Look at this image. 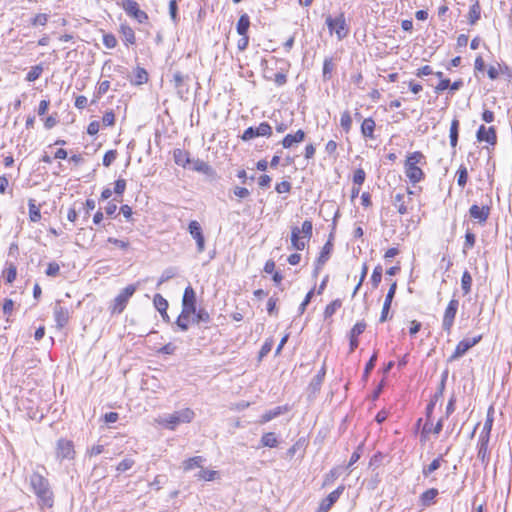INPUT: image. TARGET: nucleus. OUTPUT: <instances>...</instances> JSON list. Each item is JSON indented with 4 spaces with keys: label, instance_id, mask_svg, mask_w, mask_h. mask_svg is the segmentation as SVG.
I'll return each instance as SVG.
<instances>
[{
    "label": "nucleus",
    "instance_id": "32",
    "mask_svg": "<svg viewBox=\"0 0 512 512\" xmlns=\"http://www.w3.org/2000/svg\"><path fill=\"white\" fill-rule=\"evenodd\" d=\"M219 475L218 471L205 469L203 466L199 472L195 474L198 480L213 481Z\"/></svg>",
    "mask_w": 512,
    "mask_h": 512
},
{
    "label": "nucleus",
    "instance_id": "34",
    "mask_svg": "<svg viewBox=\"0 0 512 512\" xmlns=\"http://www.w3.org/2000/svg\"><path fill=\"white\" fill-rule=\"evenodd\" d=\"M458 131H459V121L457 119H453L450 126V145L455 148L458 143Z\"/></svg>",
    "mask_w": 512,
    "mask_h": 512
},
{
    "label": "nucleus",
    "instance_id": "39",
    "mask_svg": "<svg viewBox=\"0 0 512 512\" xmlns=\"http://www.w3.org/2000/svg\"><path fill=\"white\" fill-rule=\"evenodd\" d=\"M153 303L155 308L160 312L161 315H166V310L168 308L167 300L160 294H156L153 299Z\"/></svg>",
    "mask_w": 512,
    "mask_h": 512
},
{
    "label": "nucleus",
    "instance_id": "56",
    "mask_svg": "<svg viewBox=\"0 0 512 512\" xmlns=\"http://www.w3.org/2000/svg\"><path fill=\"white\" fill-rule=\"evenodd\" d=\"M366 329V323L364 321L357 322L350 331V336L358 337Z\"/></svg>",
    "mask_w": 512,
    "mask_h": 512
},
{
    "label": "nucleus",
    "instance_id": "41",
    "mask_svg": "<svg viewBox=\"0 0 512 512\" xmlns=\"http://www.w3.org/2000/svg\"><path fill=\"white\" fill-rule=\"evenodd\" d=\"M457 184L459 187L464 188L468 181V171L464 165H461L457 170Z\"/></svg>",
    "mask_w": 512,
    "mask_h": 512
},
{
    "label": "nucleus",
    "instance_id": "35",
    "mask_svg": "<svg viewBox=\"0 0 512 512\" xmlns=\"http://www.w3.org/2000/svg\"><path fill=\"white\" fill-rule=\"evenodd\" d=\"M148 81V73L142 67H137L135 70V78L131 81L134 85H142Z\"/></svg>",
    "mask_w": 512,
    "mask_h": 512
},
{
    "label": "nucleus",
    "instance_id": "55",
    "mask_svg": "<svg viewBox=\"0 0 512 512\" xmlns=\"http://www.w3.org/2000/svg\"><path fill=\"white\" fill-rule=\"evenodd\" d=\"M82 209L84 210V219H88L90 212L95 209V201L93 199H87L85 203H81Z\"/></svg>",
    "mask_w": 512,
    "mask_h": 512
},
{
    "label": "nucleus",
    "instance_id": "20",
    "mask_svg": "<svg viewBox=\"0 0 512 512\" xmlns=\"http://www.w3.org/2000/svg\"><path fill=\"white\" fill-rule=\"evenodd\" d=\"M332 249H333V244L331 243V241H328L323 246V248L320 252V255L316 261V267H315L316 275L319 273V270L322 268V266L328 261L330 255H331Z\"/></svg>",
    "mask_w": 512,
    "mask_h": 512
},
{
    "label": "nucleus",
    "instance_id": "52",
    "mask_svg": "<svg viewBox=\"0 0 512 512\" xmlns=\"http://www.w3.org/2000/svg\"><path fill=\"white\" fill-rule=\"evenodd\" d=\"M135 461L132 458L123 459L116 467L119 473L125 472L133 467Z\"/></svg>",
    "mask_w": 512,
    "mask_h": 512
},
{
    "label": "nucleus",
    "instance_id": "7",
    "mask_svg": "<svg viewBox=\"0 0 512 512\" xmlns=\"http://www.w3.org/2000/svg\"><path fill=\"white\" fill-rule=\"evenodd\" d=\"M121 7L129 17L134 18L138 23H145L148 15L139 8V4L134 0H122Z\"/></svg>",
    "mask_w": 512,
    "mask_h": 512
},
{
    "label": "nucleus",
    "instance_id": "60",
    "mask_svg": "<svg viewBox=\"0 0 512 512\" xmlns=\"http://www.w3.org/2000/svg\"><path fill=\"white\" fill-rule=\"evenodd\" d=\"M117 152L115 150H109L104 154L103 157V165L108 167L110 166L116 159Z\"/></svg>",
    "mask_w": 512,
    "mask_h": 512
},
{
    "label": "nucleus",
    "instance_id": "4",
    "mask_svg": "<svg viewBox=\"0 0 512 512\" xmlns=\"http://www.w3.org/2000/svg\"><path fill=\"white\" fill-rule=\"evenodd\" d=\"M194 418V411L185 408L160 418L159 423L170 430H174L179 424L190 423Z\"/></svg>",
    "mask_w": 512,
    "mask_h": 512
},
{
    "label": "nucleus",
    "instance_id": "11",
    "mask_svg": "<svg viewBox=\"0 0 512 512\" xmlns=\"http://www.w3.org/2000/svg\"><path fill=\"white\" fill-rule=\"evenodd\" d=\"M56 455L60 460L73 459L75 455L73 442L66 439H59L57 442Z\"/></svg>",
    "mask_w": 512,
    "mask_h": 512
},
{
    "label": "nucleus",
    "instance_id": "53",
    "mask_svg": "<svg viewBox=\"0 0 512 512\" xmlns=\"http://www.w3.org/2000/svg\"><path fill=\"white\" fill-rule=\"evenodd\" d=\"M365 171L362 168H358L354 171L353 174V183L355 185L361 186L365 181Z\"/></svg>",
    "mask_w": 512,
    "mask_h": 512
},
{
    "label": "nucleus",
    "instance_id": "37",
    "mask_svg": "<svg viewBox=\"0 0 512 512\" xmlns=\"http://www.w3.org/2000/svg\"><path fill=\"white\" fill-rule=\"evenodd\" d=\"M442 461V456H439L438 458L434 459L429 465L424 466L422 469L423 476L428 477L431 473L439 469Z\"/></svg>",
    "mask_w": 512,
    "mask_h": 512
},
{
    "label": "nucleus",
    "instance_id": "40",
    "mask_svg": "<svg viewBox=\"0 0 512 512\" xmlns=\"http://www.w3.org/2000/svg\"><path fill=\"white\" fill-rule=\"evenodd\" d=\"M493 425V417L490 415V412H488L486 421L484 423L483 429L480 433L479 439H487L490 440V433L492 430Z\"/></svg>",
    "mask_w": 512,
    "mask_h": 512
},
{
    "label": "nucleus",
    "instance_id": "23",
    "mask_svg": "<svg viewBox=\"0 0 512 512\" xmlns=\"http://www.w3.org/2000/svg\"><path fill=\"white\" fill-rule=\"evenodd\" d=\"M489 440L487 439H479L478 441V454L477 458L481 461L485 466L489 462V449H488Z\"/></svg>",
    "mask_w": 512,
    "mask_h": 512
},
{
    "label": "nucleus",
    "instance_id": "21",
    "mask_svg": "<svg viewBox=\"0 0 512 512\" xmlns=\"http://www.w3.org/2000/svg\"><path fill=\"white\" fill-rule=\"evenodd\" d=\"M205 458L202 456H194L189 459H186L182 462V469L184 472L191 471L196 468H202L205 463Z\"/></svg>",
    "mask_w": 512,
    "mask_h": 512
},
{
    "label": "nucleus",
    "instance_id": "47",
    "mask_svg": "<svg viewBox=\"0 0 512 512\" xmlns=\"http://www.w3.org/2000/svg\"><path fill=\"white\" fill-rule=\"evenodd\" d=\"M342 305V302L340 299H336L332 301L330 304H328L324 311V317L329 318L331 317Z\"/></svg>",
    "mask_w": 512,
    "mask_h": 512
},
{
    "label": "nucleus",
    "instance_id": "25",
    "mask_svg": "<svg viewBox=\"0 0 512 512\" xmlns=\"http://www.w3.org/2000/svg\"><path fill=\"white\" fill-rule=\"evenodd\" d=\"M173 158L177 165L182 166L184 168L191 163L189 153L182 149H175L173 151Z\"/></svg>",
    "mask_w": 512,
    "mask_h": 512
},
{
    "label": "nucleus",
    "instance_id": "38",
    "mask_svg": "<svg viewBox=\"0 0 512 512\" xmlns=\"http://www.w3.org/2000/svg\"><path fill=\"white\" fill-rule=\"evenodd\" d=\"M472 286V276L469 271L465 270L462 274L461 278V289L463 291V295H467L471 291Z\"/></svg>",
    "mask_w": 512,
    "mask_h": 512
},
{
    "label": "nucleus",
    "instance_id": "44",
    "mask_svg": "<svg viewBox=\"0 0 512 512\" xmlns=\"http://www.w3.org/2000/svg\"><path fill=\"white\" fill-rule=\"evenodd\" d=\"M192 317L193 323H208L210 321V315L205 309H200Z\"/></svg>",
    "mask_w": 512,
    "mask_h": 512
},
{
    "label": "nucleus",
    "instance_id": "12",
    "mask_svg": "<svg viewBox=\"0 0 512 512\" xmlns=\"http://www.w3.org/2000/svg\"><path fill=\"white\" fill-rule=\"evenodd\" d=\"M188 231L190 235L196 240L197 251L202 253L205 250V238L199 222L192 220L188 225Z\"/></svg>",
    "mask_w": 512,
    "mask_h": 512
},
{
    "label": "nucleus",
    "instance_id": "42",
    "mask_svg": "<svg viewBox=\"0 0 512 512\" xmlns=\"http://www.w3.org/2000/svg\"><path fill=\"white\" fill-rule=\"evenodd\" d=\"M475 242H476L475 234L468 230L465 234V242L463 245V254L465 256L467 255V251L474 247Z\"/></svg>",
    "mask_w": 512,
    "mask_h": 512
},
{
    "label": "nucleus",
    "instance_id": "5",
    "mask_svg": "<svg viewBox=\"0 0 512 512\" xmlns=\"http://www.w3.org/2000/svg\"><path fill=\"white\" fill-rule=\"evenodd\" d=\"M139 283L126 286L114 299L110 306L112 314H120L124 311L129 299L138 288Z\"/></svg>",
    "mask_w": 512,
    "mask_h": 512
},
{
    "label": "nucleus",
    "instance_id": "36",
    "mask_svg": "<svg viewBox=\"0 0 512 512\" xmlns=\"http://www.w3.org/2000/svg\"><path fill=\"white\" fill-rule=\"evenodd\" d=\"M481 15V7L479 1H475L469 9V22L470 24H475Z\"/></svg>",
    "mask_w": 512,
    "mask_h": 512
},
{
    "label": "nucleus",
    "instance_id": "57",
    "mask_svg": "<svg viewBox=\"0 0 512 512\" xmlns=\"http://www.w3.org/2000/svg\"><path fill=\"white\" fill-rule=\"evenodd\" d=\"M103 44L106 48L112 49L117 45V39L113 34H104L103 35Z\"/></svg>",
    "mask_w": 512,
    "mask_h": 512
},
{
    "label": "nucleus",
    "instance_id": "64",
    "mask_svg": "<svg viewBox=\"0 0 512 512\" xmlns=\"http://www.w3.org/2000/svg\"><path fill=\"white\" fill-rule=\"evenodd\" d=\"M275 190L279 193H288L291 190V183L288 181H282L276 184Z\"/></svg>",
    "mask_w": 512,
    "mask_h": 512
},
{
    "label": "nucleus",
    "instance_id": "63",
    "mask_svg": "<svg viewBox=\"0 0 512 512\" xmlns=\"http://www.w3.org/2000/svg\"><path fill=\"white\" fill-rule=\"evenodd\" d=\"M272 347H273V340L267 339L261 347V350L259 352V357L260 358L265 357L271 351Z\"/></svg>",
    "mask_w": 512,
    "mask_h": 512
},
{
    "label": "nucleus",
    "instance_id": "22",
    "mask_svg": "<svg viewBox=\"0 0 512 512\" xmlns=\"http://www.w3.org/2000/svg\"><path fill=\"white\" fill-rule=\"evenodd\" d=\"M438 495V490L436 488H430L424 491L420 497L419 502L422 507H429L435 503V499Z\"/></svg>",
    "mask_w": 512,
    "mask_h": 512
},
{
    "label": "nucleus",
    "instance_id": "43",
    "mask_svg": "<svg viewBox=\"0 0 512 512\" xmlns=\"http://www.w3.org/2000/svg\"><path fill=\"white\" fill-rule=\"evenodd\" d=\"M42 72H43V67L40 64L31 67L30 71L26 75V81L34 82L41 76Z\"/></svg>",
    "mask_w": 512,
    "mask_h": 512
},
{
    "label": "nucleus",
    "instance_id": "59",
    "mask_svg": "<svg viewBox=\"0 0 512 512\" xmlns=\"http://www.w3.org/2000/svg\"><path fill=\"white\" fill-rule=\"evenodd\" d=\"M49 15L45 13H39L37 14L33 19L31 24L34 26L41 25L44 26L48 22Z\"/></svg>",
    "mask_w": 512,
    "mask_h": 512
},
{
    "label": "nucleus",
    "instance_id": "46",
    "mask_svg": "<svg viewBox=\"0 0 512 512\" xmlns=\"http://www.w3.org/2000/svg\"><path fill=\"white\" fill-rule=\"evenodd\" d=\"M334 67L335 66H334L332 58H325L324 63H323V78H324V80H329L331 78Z\"/></svg>",
    "mask_w": 512,
    "mask_h": 512
},
{
    "label": "nucleus",
    "instance_id": "13",
    "mask_svg": "<svg viewBox=\"0 0 512 512\" xmlns=\"http://www.w3.org/2000/svg\"><path fill=\"white\" fill-rule=\"evenodd\" d=\"M344 490L345 486L340 485L337 489L332 491L326 498L321 501L317 512H328L331 507L338 501Z\"/></svg>",
    "mask_w": 512,
    "mask_h": 512
},
{
    "label": "nucleus",
    "instance_id": "27",
    "mask_svg": "<svg viewBox=\"0 0 512 512\" xmlns=\"http://www.w3.org/2000/svg\"><path fill=\"white\" fill-rule=\"evenodd\" d=\"M2 275L8 284L13 283L17 276L16 265L12 262H6V268L3 270Z\"/></svg>",
    "mask_w": 512,
    "mask_h": 512
},
{
    "label": "nucleus",
    "instance_id": "62",
    "mask_svg": "<svg viewBox=\"0 0 512 512\" xmlns=\"http://www.w3.org/2000/svg\"><path fill=\"white\" fill-rule=\"evenodd\" d=\"M340 475L339 468H333L330 472L325 476L324 485L332 483L335 479H337Z\"/></svg>",
    "mask_w": 512,
    "mask_h": 512
},
{
    "label": "nucleus",
    "instance_id": "51",
    "mask_svg": "<svg viewBox=\"0 0 512 512\" xmlns=\"http://www.w3.org/2000/svg\"><path fill=\"white\" fill-rule=\"evenodd\" d=\"M257 128L258 136L270 137L272 135V127L268 122H262Z\"/></svg>",
    "mask_w": 512,
    "mask_h": 512
},
{
    "label": "nucleus",
    "instance_id": "16",
    "mask_svg": "<svg viewBox=\"0 0 512 512\" xmlns=\"http://www.w3.org/2000/svg\"><path fill=\"white\" fill-rule=\"evenodd\" d=\"M469 215L472 219L476 220L479 224L483 225L486 223V221L490 215V207L489 206L480 207V206L474 204L469 208Z\"/></svg>",
    "mask_w": 512,
    "mask_h": 512
},
{
    "label": "nucleus",
    "instance_id": "30",
    "mask_svg": "<svg viewBox=\"0 0 512 512\" xmlns=\"http://www.w3.org/2000/svg\"><path fill=\"white\" fill-rule=\"evenodd\" d=\"M194 314L186 313L185 311H181L180 315L176 320V325L181 331H187L189 328L190 319Z\"/></svg>",
    "mask_w": 512,
    "mask_h": 512
},
{
    "label": "nucleus",
    "instance_id": "2",
    "mask_svg": "<svg viewBox=\"0 0 512 512\" xmlns=\"http://www.w3.org/2000/svg\"><path fill=\"white\" fill-rule=\"evenodd\" d=\"M425 164V156L419 151L410 153L406 157L404 163V172L410 183L415 185L425 178V174L421 168V166Z\"/></svg>",
    "mask_w": 512,
    "mask_h": 512
},
{
    "label": "nucleus",
    "instance_id": "49",
    "mask_svg": "<svg viewBox=\"0 0 512 512\" xmlns=\"http://www.w3.org/2000/svg\"><path fill=\"white\" fill-rule=\"evenodd\" d=\"M340 125L346 132L350 131L352 127V118L349 111H344L341 114Z\"/></svg>",
    "mask_w": 512,
    "mask_h": 512
},
{
    "label": "nucleus",
    "instance_id": "29",
    "mask_svg": "<svg viewBox=\"0 0 512 512\" xmlns=\"http://www.w3.org/2000/svg\"><path fill=\"white\" fill-rule=\"evenodd\" d=\"M191 164L192 169L194 171L201 172L207 175H211L213 173V169L211 168V166L203 160L196 159L191 161Z\"/></svg>",
    "mask_w": 512,
    "mask_h": 512
},
{
    "label": "nucleus",
    "instance_id": "26",
    "mask_svg": "<svg viewBox=\"0 0 512 512\" xmlns=\"http://www.w3.org/2000/svg\"><path fill=\"white\" fill-rule=\"evenodd\" d=\"M375 121L372 118H366L361 125V133L364 137L374 138Z\"/></svg>",
    "mask_w": 512,
    "mask_h": 512
},
{
    "label": "nucleus",
    "instance_id": "8",
    "mask_svg": "<svg viewBox=\"0 0 512 512\" xmlns=\"http://www.w3.org/2000/svg\"><path fill=\"white\" fill-rule=\"evenodd\" d=\"M459 301L455 298L451 299L445 309L443 320H442V328L448 334L451 333L452 327L454 325V320L458 311Z\"/></svg>",
    "mask_w": 512,
    "mask_h": 512
},
{
    "label": "nucleus",
    "instance_id": "14",
    "mask_svg": "<svg viewBox=\"0 0 512 512\" xmlns=\"http://www.w3.org/2000/svg\"><path fill=\"white\" fill-rule=\"evenodd\" d=\"M476 137L479 142H487L492 146L497 142L496 129L493 126L486 128L484 125H481L478 128Z\"/></svg>",
    "mask_w": 512,
    "mask_h": 512
},
{
    "label": "nucleus",
    "instance_id": "54",
    "mask_svg": "<svg viewBox=\"0 0 512 512\" xmlns=\"http://www.w3.org/2000/svg\"><path fill=\"white\" fill-rule=\"evenodd\" d=\"M174 276H175V270L173 268H168V269L164 270L158 280L157 287H159L163 283L167 282Z\"/></svg>",
    "mask_w": 512,
    "mask_h": 512
},
{
    "label": "nucleus",
    "instance_id": "9",
    "mask_svg": "<svg viewBox=\"0 0 512 512\" xmlns=\"http://www.w3.org/2000/svg\"><path fill=\"white\" fill-rule=\"evenodd\" d=\"M481 339H482V336L479 335L474 338H466V339L461 340L457 344L453 354L449 357L448 361L453 362V361L461 358L470 348H472L477 343H479L481 341Z\"/></svg>",
    "mask_w": 512,
    "mask_h": 512
},
{
    "label": "nucleus",
    "instance_id": "10",
    "mask_svg": "<svg viewBox=\"0 0 512 512\" xmlns=\"http://www.w3.org/2000/svg\"><path fill=\"white\" fill-rule=\"evenodd\" d=\"M182 311L186 313H196V293L192 286H187L182 298Z\"/></svg>",
    "mask_w": 512,
    "mask_h": 512
},
{
    "label": "nucleus",
    "instance_id": "50",
    "mask_svg": "<svg viewBox=\"0 0 512 512\" xmlns=\"http://www.w3.org/2000/svg\"><path fill=\"white\" fill-rule=\"evenodd\" d=\"M382 266L381 265H378L374 268L373 270V273H372V276H371V283L373 285L374 288H377L378 285L380 284L381 282V279H382Z\"/></svg>",
    "mask_w": 512,
    "mask_h": 512
},
{
    "label": "nucleus",
    "instance_id": "24",
    "mask_svg": "<svg viewBox=\"0 0 512 512\" xmlns=\"http://www.w3.org/2000/svg\"><path fill=\"white\" fill-rule=\"evenodd\" d=\"M120 33L122 35V40L125 45H133L135 44L136 38L134 30L127 24L123 23L120 25Z\"/></svg>",
    "mask_w": 512,
    "mask_h": 512
},
{
    "label": "nucleus",
    "instance_id": "33",
    "mask_svg": "<svg viewBox=\"0 0 512 512\" xmlns=\"http://www.w3.org/2000/svg\"><path fill=\"white\" fill-rule=\"evenodd\" d=\"M260 443L263 447L273 448L278 445V440H277L275 433L268 432V433L263 434V436L261 437Z\"/></svg>",
    "mask_w": 512,
    "mask_h": 512
},
{
    "label": "nucleus",
    "instance_id": "18",
    "mask_svg": "<svg viewBox=\"0 0 512 512\" xmlns=\"http://www.w3.org/2000/svg\"><path fill=\"white\" fill-rule=\"evenodd\" d=\"M396 289H397V283L394 281L391 283L388 293L386 295V298H385V301L383 304V308H382V312H381V316H380V322H384L387 320L388 313H389V310L391 307V303H392L393 298L396 293Z\"/></svg>",
    "mask_w": 512,
    "mask_h": 512
},
{
    "label": "nucleus",
    "instance_id": "6",
    "mask_svg": "<svg viewBox=\"0 0 512 512\" xmlns=\"http://www.w3.org/2000/svg\"><path fill=\"white\" fill-rule=\"evenodd\" d=\"M326 25L331 34L333 32L336 34L338 40H342L348 35L349 28L343 13H340L336 18L328 16L326 18Z\"/></svg>",
    "mask_w": 512,
    "mask_h": 512
},
{
    "label": "nucleus",
    "instance_id": "61",
    "mask_svg": "<svg viewBox=\"0 0 512 512\" xmlns=\"http://www.w3.org/2000/svg\"><path fill=\"white\" fill-rule=\"evenodd\" d=\"M60 272V266L56 262H51L45 271L47 276L56 277Z\"/></svg>",
    "mask_w": 512,
    "mask_h": 512
},
{
    "label": "nucleus",
    "instance_id": "1",
    "mask_svg": "<svg viewBox=\"0 0 512 512\" xmlns=\"http://www.w3.org/2000/svg\"><path fill=\"white\" fill-rule=\"evenodd\" d=\"M29 484L37 497L41 508H52L54 505V493L49 480L39 472H33L29 477Z\"/></svg>",
    "mask_w": 512,
    "mask_h": 512
},
{
    "label": "nucleus",
    "instance_id": "58",
    "mask_svg": "<svg viewBox=\"0 0 512 512\" xmlns=\"http://www.w3.org/2000/svg\"><path fill=\"white\" fill-rule=\"evenodd\" d=\"M255 137L258 136L257 128L256 127H248L242 134L241 139L243 141H249Z\"/></svg>",
    "mask_w": 512,
    "mask_h": 512
},
{
    "label": "nucleus",
    "instance_id": "19",
    "mask_svg": "<svg viewBox=\"0 0 512 512\" xmlns=\"http://www.w3.org/2000/svg\"><path fill=\"white\" fill-rule=\"evenodd\" d=\"M305 136H306L305 132L303 130L299 129L294 134H287L281 141V144H282L283 148L288 149V148L293 147L295 144H299L302 141H304Z\"/></svg>",
    "mask_w": 512,
    "mask_h": 512
},
{
    "label": "nucleus",
    "instance_id": "3",
    "mask_svg": "<svg viewBox=\"0 0 512 512\" xmlns=\"http://www.w3.org/2000/svg\"><path fill=\"white\" fill-rule=\"evenodd\" d=\"M313 224L310 220H305L302 227H293L291 231V245L295 250L302 251L312 237Z\"/></svg>",
    "mask_w": 512,
    "mask_h": 512
},
{
    "label": "nucleus",
    "instance_id": "45",
    "mask_svg": "<svg viewBox=\"0 0 512 512\" xmlns=\"http://www.w3.org/2000/svg\"><path fill=\"white\" fill-rule=\"evenodd\" d=\"M281 413H282V408L276 407L273 410H269V411L265 412L261 416V419L259 422L262 424L267 423V422L271 421L272 419L276 418L277 416H279Z\"/></svg>",
    "mask_w": 512,
    "mask_h": 512
},
{
    "label": "nucleus",
    "instance_id": "48",
    "mask_svg": "<svg viewBox=\"0 0 512 512\" xmlns=\"http://www.w3.org/2000/svg\"><path fill=\"white\" fill-rule=\"evenodd\" d=\"M29 217L32 222H37L41 218V213L39 208L36 206L34 200L29 201Z\"/></svg>",
    "mask_w": 512,
    "mask_h": 512
},
{
    "label": "nucleus",
    "instance_id": "17",
    "mask_svg": "<svg viewBox=\"0 0 512 512\" xmlns=\"http://www.w3.org/2000/svg\"><path fill=\"white\" fill-rule=\"evenodd\" d=\"M53 313L57 328H63L69 321V310L61 306L60 303L57 302L54 306Z\"/></svg>",
    "mask_w": 512,
    "mask_h": 512
},
{
    "label": "nucleus",
    "instance_id": "28",
    "mask_svg": "<svg viewBox=\"0 0 512 512\" xmlns=\"http://www.w3.org/2000/svg\"><path fill=\"white\" fill-rule=\"evenodd\" d=\"M405 198H406L405 194L398 193L395 195L394 200H393V205L397 208V211L401 215H404L408 212V206L406 204Z\"/></svg>",
    "mask_w": 512,
    "mask_h": 512
},
{
    "label": "nucleus",
    "instance_id": "31",
    "mask_svg": "<svg viewBox=\"0 0 512 512\" xmlns=\"http://www.w3.org/2000/svg\"><path fill=\"white\" fill-rule=\"evenodd\" d=\"M250 27V18L247 14H243L240 16L236 30L239 35H247L248 29Z\"/></svg>",
    "mask_w": 512,
    "mask_h": 512
},
{
    "label": "nucleus",
    "instance_id": "15",
    "mask_svg": "<svg viewBox=\"0 0 512 512\" xmlns=\"http://www.w3.org/2000/svg\"><path fill=\"white\" fill-rule=\"evenodd\" d=\"M189 80V77L187 75H183L181 72L177 71L173 74V83L174 88L176 89V92L178 96L183 99L185 94L188 93V85L187 82Z\"/></svg>",
    "mask_w": 512,
    "mask_h": 512
}]
</instances>
